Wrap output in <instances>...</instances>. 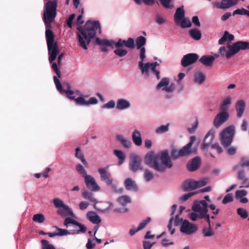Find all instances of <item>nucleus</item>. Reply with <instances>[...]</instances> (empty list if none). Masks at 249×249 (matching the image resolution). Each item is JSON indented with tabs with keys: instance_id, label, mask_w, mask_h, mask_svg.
Instances as JSON below:
<instances>
[{
	"instance_id": "b1692460",
	"label": "nucleus",
	"mask_w": 249,
	"mask_h": 249,
	"mask_svg": "<svg viewBox=\"0 0 249 249\" xmlns=\"http://www.w3.org/2000/svg\"><path fill=\"white\" fill-rule=\"evenodd\" d=\"M237 179L240 181L241 185L240 188H249V179L248 178L243 170H239L237 174Z\"/></svg>"
},
{
	"instance_id": "0e129e2a",
	"label": "nucleus",
	"mask_w": 249,
	"mask_h": 249,
	"mask_svg": "<svg viewBox=\"0 0 249 249\" xmlns=\"http://www.w3.org/2000/svg\"><path fill=\"white\" fill-rule=\"evenodd\" d=\"M247 10L244 8H241L240 9H237L235 11H233L232 15L233 16H235V15H247Z\"/></svg>"
},
{
	"instance_id": "a878e982",
	"label": "nucleus",
	"mask_w": 249,
	"mask_h": 249,
	"mask_svg": "<svg viewBox=\"0 0 249 249\" xmlns=\"http://www.w3.org/2000/svg\"><path fill=\"white\" fill-rule=\"evenodd\" d=\"M206 80L205 74L201 71H196L193 74V82L197 85H201Z\"/></svg>"
},
{
	"instance_id": "37998d69",
	"label": "nucleus",
	"mask_w": 249,
	"mask_h": 249,
	"mask_svg": "<svg viewBox=\"0 0 249 249\" xmlns=\"http://www.w3.org/2000/svg\"><path fill=\"white\" fill-rule=\"evenodd\" d=\"M189 35L193 39L196 40L200 39L202 36L201 32L196 29H191L189 31Z\"/></svg>"
},
{
	"instance_id": "5701e85b",
	"label": "nucleus",
	"mask_w": 249,
	"mask_h": 249,
	"mask_svg": "<svg viewBox=\"0 0 249 249\" xmlns=\"http://www.w3.org/2000/svg\"><path fill=\"white\" fill-rule=\"evenodd\" d=\"M196 140V137L194 136H192L190 137V142L185 146H183L182 148H181L180 152L182 156H185L188 155L192 153L193 151L191 149V147L193 143L195 142Z\"/></svg>"
},
{
	"instance_id": "680f3d73",
	"label": "nucleus",
	"mask_w": 249,
	"mask_h": 249,
	"mask_svg": "<svg viewBox=\"0 0 249 249\" xmlns=\"http://www.w3.org/2000/svg\"><path fill=\"white\" fill-rule=\"evenodd\" d=\"M233 198L232 194L229 193V194H228L227 195H226L224 196V197L222 200V203L223 204H226L229 202H231L233 201Z\"/></svg>"
},
{
	"instance_id": "aec40b11",
	"label": "nucleus",
	"mask_w": 249,
	"mask_h": 249,
	"mask_svg": "<svg viewBox=\"0 0 249 249\" xmlns=\"http://www.w3.org/2000/svg\"><path fill=\"white\" fill-rule=\"evenodd\" d=\"M155 0H142L143 2L147 5L152 4ZM161 4L165 8H171L173 5L171 2L173 0H160ZM136 4L140 5L142 3V0H133Z\"/></svg>"
},
{
	"instance_id": "c756f323",
	"label": "nucleus",
	"mask_w": 249,
	"mask_h": 249,
	"mask_svg": "<svg viewBox=\"0 0 249 249\" xmlns=\"http://www.w3.org/2000/svg\"><path fill=\"white\" fill-rule=\"evenodd\" d=\"M246 103L244 100H240L237 102L235 105L237 116L238 118H241L245 110Z\"/></svg>"
},
{
	"instance_id": "f03ea898",
	"label": "nucleus",
	"mask_w": 249,
	"mask_h": 249,
	"mask_svg": "<svg viewBox=\"0 0 249 249\" xmlns=\"http://www.w3.org/2000/svg\"><path fill=\"white\" fill-rule=\"evenodd\" d=\"M146 164L157 172L163 173L166 169L173 166L168 150H164L155 154L154 152L147 153L144 157Z\"/></svg>"
},
{
	"instance_id": "a18cd8bd",
	"label": "nucleus",
	"mask_w": 249,
	"mask_h": 249,
	"mask_svg": "<svg viewBox=\"0 0 249 249\" xmlns=\"http://www.w3.org/2000/svg\"><path fill=\"white\" fill-rule=\"evenodd\" d=\"M70 224H73L74 226L75 225H79V226L82 227L81 228H83L81 229L82 230L81 231H83L85 230L84 228L83 227H82V226L81 225V223L77 222L76 220H74L72 218H71V217L66 218L64 221V225L65 226H66L67 227H68Z\"/></svg>"
},
{
	"instance_id": "338daca9",
	"label": "nucleus",
	"mask_w": 249,
	"mask_h": 249,
	"mask_svg": "<svg viewBox=\"0 0 249 249\" xmlns=\"http://www.w3.org/2000/svg\"><path fill=\"white\" fill-rule=\"evenodd\" d=\"M172 157L173 159H177L179 157L182 156L181 154L180 150H178L176 149H174L172 150L171 153Z\"/></svg>"
},
{
	"instance_id": "ea45409f",
	"label": "nucleus",
	"mask_w": 249,
	"mask_h": 249,
	"mask_svg": "<svg viewBox=\"0 0 249 249\" xmlns=\"http://www.w3.org/2000/svg\"><path fill=\"white\" fill-rule=\"evenodd\" d=\"M113 153H114V154L115 155V156L116 157H117V158L119 160V161H118L119 164V165L122 164L124 162V161L125 160V158H126V156H125V153L121 150H117V149L114 150L113 151Z\"/></svg>"
},
{
	"instance_id": "09e8293b",
	"label": "nucleus",
	"mask_w": 249,
	"mask_h": 249,
	"mask_svg": "<svg viewBox=\"0 0 249 249\" xmlns=\"http://www.w3.org/2000/svg\"><path fill=\"white\" fill-rule=\"evenodd\" d=\"M75 157L80 159L82 163L85 165L87 166V162L86 161V160L85 159L84 157V155L81 150V149L80 147H77L75 149Z\"/></svg>"
},
{
	"instance_id": "423d86ee",
	"label": "nucleus",
	"mask_w": 249,
	"mask_h": 249,
	"mask_svg": "<svg viewBox=\"0 0 249 249\" xmlns=\"http://www.w3.org/2000/svg\"><path fill=\"white\" fill-rule=\"evenodd\" d=\"M174 19L176 23L182 28H189L192 25L191 21L185 18V12L183 6L178 8L174 15Z\"/></svg>"
},
{
	"instance_id": "9d476101",
	"label": "nucleus",
	"mask_w": 249,
	"mask_h": 249,
	"mask_svg": "<svg viewBox=\"0 0 249 249\" xmlns=\"http://www.w3.org/2000/svg\"><path fill=\"white\" fill-rule=\"evenodd\" d=\"M198 230L196 224L190 222L188 220H184L180 226V231L184 235H190L195 233Z\"/></svg>"
},
{
	"instance_id": "5fc2aeb1",
	"label": "nucleus",
	"mask_w": 249,
	"mask_h": 249,
	"mask_svg": "<svg viewBox=\"0 0 249 249\" xmlns=\"http://www.w3.org/2000/svg\"><path fill=\"white\" fill-rule=\"evenodd\" d=\"M76 169L78 173L83 178L88 175L84 166L80 164H78L76 165Z\"/></svg>"
},
{
	"instance_id": "9b49d317",
	"label": "nucleus",
	"mask_w": 249,
	"mask_h": 249,
	"mask_svg": "<svg viewBox=\"0 0 249 249\" xmlns=\"http://www.w3.org/2000/svg\"><path fill=\"white\" fill-rule=\"evenodd\" d=\"M76 93L79 96L75 99V103L77 106H89L91 105H96L98 103V100L94 97H90L89 100H87V95H84L76 91Z\"/></svg>"
},
{
	"instance_id": "2eb2a0df",
	"label": "nucleus",
	"mask_w": 249,
	"mask_h": 249,
	"mask_svg": "<svg viewBox=\"0 0 249 249\" xmlns=\"http://www.w3.org/2000/svg\"><path fill=\"white\" fill-rule=\"evenodd\" d=\"M130 158L129 169L130 170L133 172H136L139 170H142V160L139 156L133 154L130 155Z\"/></svg>"
},
{
	"instance_id": "6ab92c4d",
	"label": "nucleus",
	"mask_w": 249,
	"mask_h": 249,
	"mask_svg": "<svg viewBox=\"0 0 249 249\" xmlns=\"http://www.w3.org/2000/svg\"><path fill=\"white\" fill-rule=\"evenodd\" d=\"M198 58V55L196 53H188L182 57L181 61V65L183 67H186L195 63Z\"/></svg>"
},
{
	"instance_id": "7c9ffc66",
	"label": "nucleus",
	"mask_w": 249,
	"mask_h": 249,
	"mask_svg": "<svg viewBox=\"0 0 249 249\" xmlns=\"http://www.w3.org/2000/svg\"><path fill=\"white\" fill-rule=\"evenodd\" d=\"M132 139L134 143L138 146L142 144V135L139 130L135 129L132 133Z\"/></svg>"
},
{
	"instance_id": "7ed1b4c3",
	"label": "nucleus",
	"mask_w": 249,
	"mask_h": 249,
	"mask_svg": "<svg viewBox=\"0 0 249 249\" xmlns=\"http://www.w3.org/2000/svg\"><path fill=\"white\" fill-rule=\"evenodd\" d=\"M77 36L80 46L84 50L88 49V46L90 43L97 32L101 34L100 24L97 20H88L84 27L77 28Z\"/></svg>"
},
{
	"instance_id": "4be33fe9",
	"label": "nucleus",
	"mask_w": 249,
	"mask_h": 249,
	"mask_svg": "<svg viewBox=\"0 0 249 249\" xmlns=\"http://www.w3.org/2000/svg\"><path fill=\"white\" fill-rule=\"evenodd\" d=\"M131 106L130 102L126 99H118L116 102V108L119 110H126Z\"/></svg>"
},
{
	"instance_id": "8fccbe9b",
	"label": "nucleus",
	"mask_w": 249,
	"mask_h": 249,
	"mask_svg": "<svg viewBox=\"0 0 249 249\" xmlns=\"http://www.w3.org/2000/svg\"><path fill=\"white\" fill-rule=\"evenodd\" d=\"M169 124H167L165 125H161L155 129V132L156 134H162L165 133L169 130Z\"/></svg>"
},
{
	"instance_id": "49530a36",
	"label": "nucleus",
	"mask_w": 249,
	"mask_h": 249,
	"mask_svg": "<svg viewBox=\"0 0 249 249\" xmlns=\"http://www.w3.org/2000/svg\"><path fill=\"white\" fill-rule=\"evenodd\" d=\"M202 234L204 237H211L214 235L215 232L212 229V227H204L202 229Z\"/></svg>"
},
{
	"instance_id": "ddd939ff",
	"label": "nucleus",
	"mask_w": 249,
	"mask_h": 249,
	"mask_svg": "<svg viewBox=\"0 0 249 249\" xmlns=\"http://www.w3.org/2000/svg\"><path fill=\"white\" fill-rule=\"evenodd\" d=\"M53 80L56 88L59 92L61 93H65L68 98L70 99L75 100V99L76 98V96L74 95L75 92L74 91L71 90V86L69 83H67L66 84L67 89H63L61 83L56 76H55L53 77Z\"/></svg>"
},
{
	"instance_id": "f704fd0d",
	"label": "nucleus",
	"mask_w": 249,
	"mask_h": 249,
	"mask_svg": "<svg viewBox=\"0 0 249 249\" xmlns=\"http://www.w3.org/2000/svg\"><path fill=\"white\" fill-rule=\"evenodd\" d=\"M182 188L185 191L196 189L195 180L190 179L185 181L182 185Z\"/></svg>"
},
{
	"instance_id": "72a5a7b5",
	"label": "nucleus",
	"mask_w": 249,
	"mask_h": 249,
	"mask_svg": "<svg viewBox=\"0 0 249 249\" xmlns=\"http://www.w3.org/2000/svg\"><path fill=\"white\" fill-rule=\"evenodd\" d=\"M145 43H146V38L142 36H138L136 39L135 46H136L137 49L140 50V54H141L142 49H144V54H145L146 50H145V48L143 47L145 45Z\"/></svg>"
},
{
	"instance_id": "39448f33",
	"label": "nucleus",
	"mask_w": 249,
	"mask_h": 249,
	"mask_svg": "<svg viewBox=\"0 0 249 249\" xmlns=\"http://www.w3.org/2000/svg\"><path fill=\"white\" fill-rule=\"evenodd\" d=\"M192 209L193 212L189 213L188 217L195 221L208 213V204L206 200L196 201L192 206Z\"/></svg>"
},
{
	"instance_id": "412c9836",
	"label": "nucleus",
	"mask_w": 249,
	"mask_h": 249,
	"mask_svg": "<svg viewBox=\"0 0 249 249\" xmlns=\"http://www.w3.org/2000/svg\"><path fill=\"white\" fill-rule=\"evenodd\" d=\"M237 4V1L234 0H223L221 2H214L213 5L217 8L225 9Z\"/></svg>"
},
{
	"instance_id": "dca6fc26",
	"label": "nucleus",
	"mask_w": 249,
	"mask_h": 249,
	"mask_svg": "<svg viewBox=\"0 0 249 249\" xmlns=\"http://www.w3.org/2000/svg\"><path fill=\"white\" fill-rule=\"evenodd\" d=\"M85 183L87 187L92 192L100 190V187L97 183L95 179L91 175H88L84 178Z\"/></svg>"
},
{
	"instance_id": "bf43d9fd",
	"label": "nucleus",
	"mask_w": 249,
	"mask_h": 249,
	"mask_svg": "<svg viewBox=\"0 0 249 249\" xmlns=\"http://www.w3.org/2000/svg\"><path fill=\"white\" fill-rule=\"evenodd\" d=\"M151 218L150 217H147L146 219L143 220L141 222L138 227V230L140 231L143 229L146 225L150 222Z\"/></svg>"
},
{
	"instance_id": "f3484780",
	"label": "nucleus",
	"mask_w": 249,
	"mask_h": 249,
	"mask_svg": "<svg viewBox=\"0 0 249 249\" xmlns=\"http://www.w3.org/2000/svg\"><path fill=\"white\" fill-rule=\"evenodd\" d=\"M229 113L228 112H220L214 117L213 124L216 128H218L229 119Z\"/></svg>"
},
{
	"instance_id": "c9c22d12",
	"label": "nucleus",
	"mask_w": 249,
	"mask_h": 249,
	"mask_svg": "<svg viewBox=\"0 0 249 249\" xmlns=\"http://www.w3.org/2000/svg\"><path fill=\"white\" fill-rule=\"evenodd\" d=\"M96 42L101 46H107L113 48L115 41L113 40H108L107 39H101L100 38H96Z\"/></svg>"
},
{
	"instance_id": "cd10ccee",
	"label": "nucleus",
	"mask_w": 249,
	"mask_h": 249,
	"mask_svg": "<svg viewBox=\"0 0 249 249\" xmlns=\"http://www.w3.org/2000/svg\"><path fill=\"white\" fill-rule=\"evenodd\" d=\"M116 138L122 144L123 147L125 148H129L132 145V142L130 140L122 134H116Z\"/></svg>"
},
{
	"instance_id": "20e7f679",
	"label": "nucleus",
	"mask_w": 249,
	"mask_h": 249,
	"mask_svg": "<svg viewBox=\"0 0 249 249\" xmlns=\"http://www.w3.org/2000/svg\"><path fill=\"white\" fill-rule=\"evenodd\" d=\"M228 50L226 51V47H222L219 48V53L222 56H224L226 58L229 59L240 50L249 49V42L246 41H237L232 45L228 44L227 45Z\"/></svg>"
},
{
	"instance_id": "6e6d98bb",
	"label": "nucleus",
	"mask_w": 249,
	"mask_h": 249,
	"mask_svg": "<svg viewBox=\"0 0 249 249\" xmlns=\"http://www.w3.org/2000/svg\"><path fill=\"white\" fill-rule=\"evenodd\" d=\"M237 214L242 218L245 219L248 216L247 211L242 208H239L237 209Z\"/></svg>"
},
{
	"instance_id": "bb28decb",
	"label": "nucleus",
	"mask_w": 249,
	"mask_h": 249,
	"mask_svg": "<svg viewBox=\"0 0 249 249\" xmlns=\"http://www.w3.org/2000/svg\"><path fill=\"white\" fill-rule=\"evenodd\" d=\"M87 219L92 223L99 224L101 222L100 217L94 212L89 211L87 213Z\"/></svg>"
},
{
	"instance_id": "69168bd1",
	"label": "nucleus",
	"mask_w": 249,
	"mask_h": 249,
	"mask_svg": "<svg viewBox=\"0 0 249 249\" xmlns=\"http://www.w3.org/2000/svg\"><path fill=\"white\" fill-rule=\"evenodd\" d=\"M126 40L119 39L117 42H115L114 46L116 48H122L123 46L126 47Z\"/></svg>"
},
{
	"instance_id": "603ef678",
	"label": "nucleus",
	"mask_w": 249,
	"mask_h": 249,
	"mask_svg": "<svg viewBox=\"0 0 249 249\" xmlns=\"http://www.w3.org/2000/svg\"><path fill=\"white\" fill-rule=\"evenodd\" d=\"M33 220L34 222L42 223L45 221V217L44 215L42 213H37L35 214L33 216Z\"/></svg>"
},
{
	"instance_id": "79ce46f5",
	"label": "nucleus",
	"mask_w": 249,
	"mask_h": 249,
	"mask_svg": "<svg viewBox=\"0 0 249 249\" xmlns=\"http://www.w3.org/2000/svg\"><path fill=\"white\" fill-rule=\"evenodd\" d=\"M245 167H249V160L245 158H242L240 163L238 165L234 166L233 169L234 170H237L238 172L239 170H242V168Z\"/></svg>"
},
{
	"instance_id": "6e6552de",
	"label": "nucleus",
	"mask_w": 249,
	"mask_h": 249,
	"mask_svg": "<svg viewBox=\"0 0 249 249\" xmlns=\"http://www.w3.org/2000/svg\"><path fill=\"white\" fill-rule=\"evenodd\" d=\"M53 203L54 206L59 210V213L63 216H75L72 209L66 205L63 201L59 198H54L53 200Z\"/></svg>"
},
{
	"instance_id": "2f4dec72",
	"label": "nucleus",
	"mask_w": 249,
	"mask_h": 249,
	"mask_svg": "<svg viewBox=\"0 0 249 249\" xmlns=\"http://www.w3.org/2000/svg\"><path fill=\"white\" fill-rule=\"evenodd\" d=\"M200 159L199 157L194 158L188 164V169L193 172L197 170L200 166Z\"/></svg>"
},
{
	"instance_id": "a211bd4d",
	"label": "nucleus",
	"mask_w": 249,
	"mask_h": 249,
	"mask_svg": "<svg viewBox=\"0 0 249 249\" xmlns=\"http://www.w3.org/2000/svg\"><path fill=\"white\" fill-rule=\"evenodd\" d=\"M82 196L84 199L88 200L90 202L93 203V207L95 209H98L103 212L107 210V209H103V208H101L99 205H97L98 201L94 198L92 193L87 191H84L82 192Z\"/></svg>"
},
{
	"instance_id": "052dcab7",
	"label": "nucleus",
	"mask_w": 249,
	"mask_h": 249,
	"mask_svg": "<svg viewBox=\"0 0 249 249\" xmlns=\"http://www.w3.org/2000/svg\"><path fill=\"white\" fill-rule=\"evenodd\" d=\"M42 249H55L53 245L49 243L46 240H42L41 241Z\"/></svg>"
},
{
	"instance_id": "c03bdc74",
	"label": "nucleus",
	"mask_w": 249,
	"mask_h": 249,
	"mask_svg": "<svg viewBox=\"0 0 249 249\" xmlns=\"http://www.w3.org/2000/svg\"><path fill=\"white\" fill-rule=\"evenodd\" d=\"M162 62L161 60H159L158 62H155L151 63L152 68V71L155 74L157 79L159 80L160 78V71L156 70V67L160 65V64Z\"/></svg>"
},
{
	"instance_id": "4c0bfd02",
	"label": "nucleus",
	"mask_w": 249,
	"mask_h": 249,
	"mask_svg": "<svg viewBox=\"0 0 249 249\" xmlns=\"http://www.w3.org/2000/svg\"><path fill=\"white\" fill-rule=\"evenodd\" d=\"M50 237H53L56 236H63L70 234V232L67 230L57 228L54 232L47 233Z\"/></svg>"
},
{
	"instance_id": "c85d7f7f",
	"label": "nucleus",
	"mask_w": 249,
	"mask_h": 249,
	"mask_svg": "<svg viewBox=\"0 0 249 249\" xmlns=\"http://www.w3.org/2000/svg\"><path fill=\"white\" fill-rule=\"evenodd\" d=\"M248 195V191L245 190H238L235 192V197L242 203H247L248 199L246 196Z\"/></svg>"
},
{
	"instance_id": "3c124183",
	"label": "nucleus",
	"mask_w": 249,
	"mask_h": 249,
	"mask_svg": "<svg viewBox=\"0 0 249 249\" xmlns=\"http://www.w3.org/2000/svg\"><path fill=\"white\" fill-rule=\"evenodd\" d=\"M128 52L126 49H123L122 48H116V49L114 50V53L119 57H123L126 55L127 53Z\"/></svg>"
},
{
	"instance_id": "774afa93",
	"label": "nucleus",
	"mask_w": 249,
	"mask_h": 249,
	"mask_svg": "<svg viewBox=\"0 0 249 249\" xmlns=\"http://www.w3.org/2000/svg\"><path fill=\"white\" fill-rule=\"evenodd\" d=\"M179 215L178 213L175 217L174 216L173 222L176 226L181 225L182 221L184 220L183 218H179Z\"/></svg>"
},
{
	"instance_id": "a19ab883",
	"label": "nucleus",
	"mask_w": 249,
	"mask_h": 249,
	"mask_svg": "<svg viewBox=\"0 0 249 249\" xmlns=\"http://www.w3.org/2000/svg\"><path fill=\"white\" fill-rule=\"evenodd\" d=\"M97 205H99L101 208H103V209H107V210L104 212H102L98 209H96L98 212L101 213H106L108 212L113 206V203L109 202H98Z\"/></svg>"
},
{
	"instance_id": "473e14b6",
	"label": "nucleus",
	"mask_w": 249,
	"mask_h": 249,
	"mask_svg": "<svg viewBox=\"0 0 249 249\" xmlns=\"http://www.w3.org/2000/svg\"><path fill=\"white\" fill-rule=\"evenodd\" d=\"M125 188L129 191H137L138 187L135 182L131 178H127L124 181Z\"/></svg>"
},
{
	"instance_id": "58836bf2",
	"label": "nucleus",
	"mask_w": 249,
	"mask_h": 249,
	"mask_svg": "<svg viewBox=\"0 0 249 249\" xmlns=\"http://www.w3.org/2000/svg\"><path fill=\"white\" fill-rule=\"evenodd\" d=\"M231 104V98L227 97L225 98L220 106V110L221 112H228L230 105Z\"/></svg>"
},
{
	"instance_id": "f257e3e1",
	"label": "nucleus",
	"mask_w": 249,
	"mask_h": 249,
	"mask_svg": "<svg viewBox=\"0 0 249 249\" xmlns=\"http://www.w3.org/2000/svg\"><path fill=\"white\" fill-rule=\"evenodd\" d=\"M58 0H50L45 4L43 18L46 26L45 35L49 55V61L52 63L56 58L59 51L56 43L54 42V35L49 29L51 23L56 16Z\"/></svg>"
},
{
	"instance_id": "de8ad7c7",
	"label": "nucleus",
	"mask_w": 249,
	"mask_h": 249,
	"mask_svg": "<svg viewBox=\"0 0 249 249\" xmlns=\"http://www.w3.org/2000/svg\"><path fill=\"white\" fill-rule=\"evenodd\" d=\"M118 202L122 206H125L127 204L130 203L131 201V198L126 196H123L117 199Z\"/></svg>"
},
{
	"instance_id": "13d9d810",
	"label": "nucleus",
	"mask_w": 249,
	"mask_h": 249,
	"mask_svg": "<svg viewBox=\"0 0 249 249\" xmlns=\"http://www.w3.org/2000/svg\"><path fill=\"white\" fill-rule=\"evenodd\" d=\"M144 178L146 181H150L154 178V174L148 169H146L144 174Z\"/></svg>"
},
{
	"instance_id": "864d4df0",
	"label": "nucleus",
	"mask_w": 249,
	"mask_h": 249,
	"mask_svg": "<svg viewBox=\"0 0 249 249\" xmlns=\"http://www.w3.org/2000/svg\"><path fill=\"white\" fill-rule=\"evenodd\" d=\"M209 179L207 178H202L200 180H195V184L196 189L204 186L208 182Z\"/></svg>"
},
{
	"instance_id": "e433bc0d",
	"label": "nucleus",
	"mask_w": 249,
	"mask_h": 249,
	"mask_svg": "<svg viewBox=\"0 0 249 249\" xmlns=\"http://www.w3.org/2000/svg\"><path fill=\"white\" fill-rule=\"evenodd\" d=\"M215 60V57L212 55H204L202 56L199 61L203 65L211 66Z\"/></svg>"
},
{
	"instance_id": "e2e57ef3",
	"label": "nucleus",
	"mask_w": 249,
	"mask_h": 249,
	"mask_svg": "<svg viewBox=\"0 0 249 249\" xmlns=\"http://www.w3.org/2000/svg\"><path fill=\"white\" fill-rule=\"evenodd\" d=\"M126 47L131 49H133L135 48V41L133 38L129 37L126 40Z\"/></svg>"
},
{
	"instance_id": "f8f14e48",
	"label": "nucleus",
	"mask_w": 249,
	"mask_h": 249,
	"mask_svg": "<svg viewBox=\"0 0 249 249\" xmlns=\"http://www.w3.org/2000/svg\"><path fill=\"white\" fill-rule=\"evenodd\" d=\"M140 61L138 62V66L142 73L145 76L148 77L149 75V71H152L151 63H143L146 55L144 54V50L142 49L141 54H139Z\"/></svg>"
},
{
	"instance_id": "4d7b16f0",
	"label": "nucleus",
	"mask_w": 249,
	"mask_h": 249,
	"mask_svg": "<svg viewBox=\"0 0 249 249\" xmlns=\"http://www.w3.org/2000/svg\"><path fill=\"white\" fill-rule=\"evenodd\" d=\"M116 103L113 100H110L106 104L103 105L102 107L104 109H112L114 107H116Z\"/></svg>"
},
{
	"instance_id": "4468645a",
	"label": "nucleus",
	"mask_w": 249,
	"mask_h": 249,
	"mask_svg": "<svg viewBox=\"0 0 249 249\" xmlns=\"http://www.w3.org/2000/svg\"><path fill=\"white\" fill-rule=\"evenodd\" d=\"M101 180L105 182L107 186H111V189L115 191L116 186L113 183V179L107 172V167L100 168L98 170Z\"/></svg>"
},
{
	"instance_id": "393cba45",
	"label": "nucleus",
	"mask_w": 249,
	"mask_h": 249,
	"mask_svg": "<svg viewBox=\"0 0 249 249\" xmlns=\"http://www.w3.org/2000/svg\"><path fill=\"white\" fill-rule=\"evenodd\" d=\"M214 137V131L213 130H210L206 135L201 145L202 149H204L208 147L212 142Z\"/></svg>"
},
{
	"instance_id": "0eeeda50",
	"label": "nucleus",
	"mask_w": 249,
	"mask_h": 249,
	"mask_svg": "<svg viewBox=\"0 0 249 249\" xmlns=\"http://www.w3.org/2000/svg\"><path fill=\"white\" fill-rule=\"evenodd\" d=\"M234 133V128L232 126L226 128L220 133V141L224 146L227 147L231 143Z\"/></svg>"
},
{
	"instance_id": "1a4fd4ad",
	"label": "nucleus",
	"mask_w": 249,
	"mask_h": 249,
	"mask_svg": "<svg viewBox=\"0 0 249 249\" xmlns=\"http://www.w3.org/2000/svg\"><path fill=\"white\" fill-rule=\"evenodd\" d=\"M156 89L163 92L172 93L174 91L175 87L174 83L171 82L169 78L164 77L159 82Z\"/></svg>"
}]
</instances>
